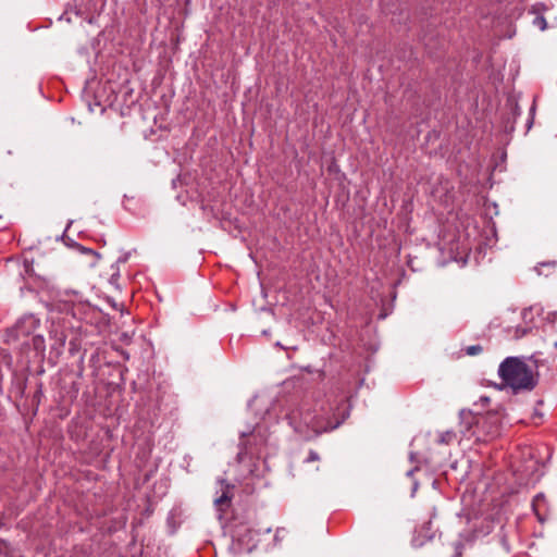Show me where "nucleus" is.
Segmentation results:
<instances>
[{
    "label": "nucleus",
    "mask_w": 557,
    "mask_h": 557,
    "mask_svg": "<svg viewBox=\"0 0 557 557\" xmlns=\"http://www.w3.org/2000/svg\"><path fill=\"white\" fill-rule=\"evenodd\" d=\"M287 419L294 430L306 437L311 435L320 434L329 430H333L338 426V423L331 424L325 420V410L320 408L311 409L309 404H302L299 408L292 410Z\"/></svg>",
    "instance_id": "1"
},
{
    "label": "nucleus",
    "mask_w": 557,
    "mask_h": 557,
    "mask_svg": "<svg viewBox=\"0 0 557 557\" xmlns=\"http://www.w3.org/2000/svg\"><path fill=\"white\" fill-rule=\"evenodd\" d=\"M498 374L503 382L513 389H528L534 386L532 371L517 357L506 358L499 366Z\"/></svg>",
    "instance_id": "2"
},
{
    "label": "nucleus",
    "mask_w": 557,
    "mask_h": 557,
    "mask_svg": "<svg viewBox=\"0 0 557 557\" xmlns=\"http://www.w3.org/2000/svg\"><path fill=\"white\" fill-rule=\"evenodd\" d=\"M38 325V320L33 315H27L16 325V341L20 348L33 349L36 355L45 351V339L34 331Z\"/></svg>",
    "instance_id": "3"
},
{
    "label": "nucleus",
    "mask_w": 557,
    "mask_h": 557,
    "mask_svg": "<svg viewBox=\"0 0 557 557\" xmlns=\"http://www.w3.org/2000/svg\"><path fill=\"white\" fill-rule=\"evenodd\" d=\"M72 259L81 268H92L97 264L99 256L92 249L85 248L72 240Z\"/></svg>",
    "instance_id": "4"
},
{
    "label": "nucleus",
    "mask_w": 557,
    "mask_h": 557,
    "mask_svg": "<svg viewBox=\"0 0 557 557\" xmlns=\"http://www.w3.org/2000/svg\"><path fill=\"white\" fill-rule=\"evenodd\" d=\"M51 336L54 339V343L51 344V350L57 356H59V355H61L63 352V349H64L63 347H64L65 342H66V334L64 333V331L59 332L57 330V327H53L52 331H51Z\"/></svg>",
    "instance_id": "5"
},
{
    "label": "nucleus",
    "mask_w": 557,
    "mask_h": 557,
    "mask_svg": "<svg viewBox=\"0 0 557 557\" xmlns=\"http://www.w3.org/2000/svg\"><path fill=\"white\" fill-rule=\"evenodd\" d=\"M459 416L462 425L461 432L463 433L470 432L472 424L479 422V418L469 410H461Z\"/></svg>",
    "instance_id": "6"
},
{
    "label": "nucleus",
    "mask_w": 557,
    "mask_h": 557,
    "mask_svg": "<svg viewBox=\"0 0 557 557\" xmlns=\"http://www.w3.org/2000/svg\"><path fill=\"white\" fill-rule=\"evenodd\" d=\"M230 500H231L230 487L225 486V487H223L221 496L215 498L214 503L219 507V509L222 510V507L227 506Z\"/></svg>",
    "instance_id": "7"
},
{
    "label": "nucleus",
    "mask_w": 557,
    "mask_h": 557,
    "mask_svg": "<svg viewBox=\"0 0 557 557\" xmlns=\"http://www.w3.org/2000/svg\"><path fill=\"white\" fill-rule=\"evenodd\" d=\"M252 540V531H248L247 535H239L238 534V542L244 546L243 549L247 552H251L256 547V543H250Z\"/></svg>",
    "instance_id": "8"
},
{
    "label": "nucleus",
    "mask_w": 557,
    "mask_h": 557,
    "mask_svg": "<svg viewBox=\"0 0 557 557\" xmlns=\"http://www.w3.org/2000/svg\"><path fill=\"white\" fill-rule=\"evenodd\" d=\"M120 261L115 262L114 264H112V274H111V277L109 280L110 284L117 287V280L120 277Z\"/></svg>",
    "instance_id": "9"
},
{
    "label": "nucleus",
    "mask_w": 557,
    "mask_h": 557,
    "mask_svg": "<svg viewBox=\"0 0 557 557\" xmlns=\"http://www.w3.org/2000/svg\"><path fill=\"white\" fill-rule=\"evenodd\" d=\"M455 440H456V434H455V432H453V431H446V432H443V433L440 435V440H438V442H440V443H442V444H450V443H453Z\"/></svg>",
    "instance_id": "10"
},
{
    "label": "nucleus",
    "mask_w": 557,
    "mask_h": 557,
    "mask_svg": "<svg viewBox=\"0 0 557 557\" xmlns=\"http://www.w3.org/2000/svg\"><path fill=\"white\" fill-rule=\"evenodd\" d=\"M557 265V262L556 261H549V262H542V263H539L535 268L536 272L539 274H544V271L543 269L544 268H547V267H552V268H555Z\"/></svg>",
    "instance_id": "11"
},
{
    "label": "nucleus",
    "mask_w": 557,
    "mask_h": 557,
    "mask_svg": "<svg viewBox=\"0 0 557 557\" xmlns=\"http://www.w3.org/2000/svg\"><path fill=\"white\" fill-rule=\"evenodd\" d=\"M533 24L537 26L541 30H544L546 28V21L543 16H536L533 20Z\"/></svg>",
    "instance_id": "12"
},
{
    "label": "nucleus",
    "mask_w": 557,
    "mask_h": 557,
    "mask_svg": "<svg viewBox=\"0 0 557 557\" xmlns=\"http://www.w3.org/2000/svg\"><path fill=\"white\" fill-rule=\"evenodd\" d=\"M530 329L528 327H517L515 331V337L520 338L529 333Z\"/></svg>",
    "instance_id": "13"
},
{
    "label": "nucleus",
    "mask_w": 557,
    "mask_h": 557,
    "mask_svg": "<svg viewBox=\"0 0 557 557\" xmlns=\"http://www.w3.org/2000/svg\"><path fill=\"white\" fill-rule=\"evenodd\" d=\"M70 231V221L66 223L65 228L61 235V239L65 244V246H70V242H67V232Z\"/></svg>",
    "instance_id": "14"
},
{
    "label": "nucleus",
    "mask_w": 557,
    "mask_h": 557,
    "mask_svg": "<svg viewBox=\"0 0 557 557\" xmlns=\"http://www.w3.org/2000/svg\"><path fill=\"white\" fill-rule=\"evenodd\" d=\"M319 459H320V457H319L318 453H315V451L311 450V451L309 453V455H308V457H307L306 461H307V462H311V461H317V460H319Z\"/></svg>",
    "instance_id": "15"
},
{
    "label": "nucleus",
    "mask_w": 557,
    "mask_h": 557,
    "mask_svg": "<svg viewBox=\"0 0 557 557\" xmlns=\"http://www.w3.org/2000/svg\"><path fill=\"white\" fill-rule=\"evenodd\" d=\"M479 351H481L480 346H470L467 348L468 355H476Z\"/></svg>",
    "instance_id": "16"
},
{
    "label": "nucleus",
    "mask_w": 557,
    "mask_h": 557,
    "mask_svg": "<svg viewBox=\"0 0 557 557\" xmlns=\"http://www.w3.org/2000/svg\"><path fill=\"white\" fill-rule=\"evenodd\" d=\"M66 13H67V12H66V11H64V12L59 16V20H60V21H61V20H63V18L65 17Z\"/></svg>",
    "instance_id": "17"
},
{
    "label": "nucleus",
    "mask_w": 557,
    "mask_h": 557,
    "mask_svg": "<svg viewBox=\"0 0 557 557\" xmlns=\"http://www.w3.org/2000/svg\"><path fill=\"white\" fill-rule=\"evenodd\" d=\"M529 313H530V311H529V310H524V311H523V317L525 318Z\"/></svg>",
    "instance_id": "18"
},
{
    "label": "nucleus",
    "mask_w": 557,
    "mask_h": 557,
    "mask_svg": "<svg viewBox=\"0 0 557 557\" xmlns=\"http://www.w3.org/2000/svg\"><path fill=\"white\" fill-rule=\"evenodd\" d=\"M555 346L557 347V342L555 343Z\"/></svg>",
    "instance_id": "19"
}]
</instances>
